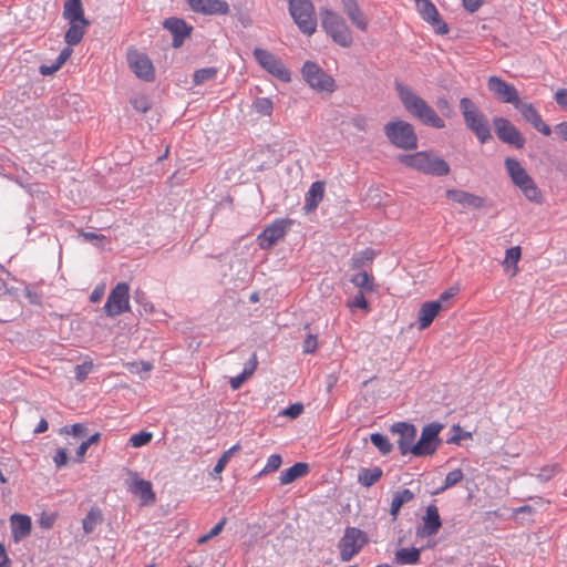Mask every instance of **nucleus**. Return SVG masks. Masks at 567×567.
<instances>
[{"label": "nucleus", "instance_id": "obj_23", "mask_svg": "<svg viewBox=\"0 0 567 567\" xmlns=\"http://www.w3.org/2000/svg\"><path fill=\"white\" fill-rule=\"evenodd\" d=\"M342 10L351 23L360 31L365 32L369 28V19L360 9L357 0H341Z\"/></svg>", "mask_w": 567, "mask_h": 567}, {"label": "nucleus", "instance_id": "obj_27", "mask_svg": "<svg viewBox=\"0 0 567 567\" xmlns=\"http://www.w3.org/2000/svg\"><path fill=\"white\" fill-rule=\"evenodd\" d=\"M446 197L455 203L472 208H481L484 206V199L482 197L461 189L446 190Z\"/></svg>", "mask_w": 567, "mask_h": 567}, {"label": "nucleus", "instance_id": "obj_31", "mask_svg": "<svg viewBox=\"0 0 567 567\" xmlns=\"http://www.w3.org/2000/svg\"><path fill=\"white\" fill-rule=\"evenodd\" d=\"M69 24H70V27L64 34V40L69 45H76L82 41L85 30L89 27L90 22L89 21H84V22L76 21V22H69Z\"/></svg>", "mask_w": 567, "mask_h": 567}, {"label": "nucleus", "instance_id": "obj_40", "mask_svg": "<svg viewBox=\"0 0 567 567\" xmlns=\"http://www.w3.org/2000/svg\"><path fill=\"white\" fill-rule=\"evenodd\" d=\"M240 450V445L239 444H235L233 445L230 449H228L227 451H225L221 456L217 460L216 464H215V467H214V472L216 474H220L225 467L227 466L228 462L230 461L231 456L238 452Z\"/></svg>", "mask_w": 567, "mask_h": 567}, {"label": "nucleus", "instance_id": "obj_45", "mask_svg": "<svg viewBox=\"0 0 567 567\" xmlns=\"http://www.w3.org/2000/svg\"><path fill=\"white\" fill-rule=\"evenodd\" d=\"M100 437H101V434L97 432V433H94L93 435H91L87 440L83 441L80 444V446L76 451V461L78 462H83V458H84V455H85L87 449L91 445L97 444L100 442Z\"/></svg>", "mask_w": 567, "mask_h": 567}, {"label": "nucleus", "instance_id": "obj_51", "mask_svg": "<svg viewBox=\"0 0 567 567\" xmlns=\"http://www.w3.org/2000/svg\"><path fill=\"white\" fill-rule=\"evenodd\" d=\"M93 370L92 361H84L82 364L75 367V379L79 382H83L87 374Z\"/></svg>", "mask_w": 567, "mask_h": 567}, {"label": "nucleus", "instance_id": "obj_11", "mask_svg": "<svg viewBox=\"0 0 567 567\" xmlns=\"http://www.w3.org/2000/svg\"><path fill=\"white\" fill-rule=\"evenodd\" d=\"M443 425L440 423H430L422 429L421 436L414 443L412 455L429 456L435 453L440 445L439 434Z\"/></svg>", "mask_w": 567, "mask_h": 567}, {"label": "nucleus", "instance_id": "obj_35", "mask_svg": "<svg viewBox=\"0 0 567 567\" xmlns=\"http://www.w3.org/2000/svg\"><path fill=\"white\" fill-rule=\"evenodd\" d=\"M522 258V248L520 246H514L508 248L505 251V258L502 261L504 269H512V276H516L518 274V261Z\"/></svg>", "mask_w": 567, "mask_h": 567}, {"label": "nucleus", "instance_id": "obj_41", "mask_svg": "<svg viewBox=\"0 0 567 567\" xmlns=\"http://www.w3.org/2000/svg\"><path fill=\"white\" fill-rule=\"evenodd\" d=\"M371 443L381 452V454L386 455L392 450V444L389 439L380 433L371 434Z\"/></svg>", "mask_w": 567, "mask_h": 567}, {"label": "nucleus", "instance_id": "obj_5", "mask_svg": "<svg viewBox=\"0 0 567 567\" xmlns=\"http://www.w3.org/2000/svg\"><path fill=\"white\" fill-rule=\"evenodd\" d=\"M321 25L331 39L342 48H349L353 35L344 19L337 12L323 9L320 12Z\"/></svg>", "mask_w": 567, "mask_h": 567}, {"label": "nucleus", "instance_id": "obj_17", "mask_svg": "<svg viewBox=\"0 0 567 567\" xmlns=\"http://www.w3.org/2000/svg\"><path fill=\"white\" fill-rule=\"evenodd\" d=\"M493 125L497 137L516 148H523L525 145V138L520 132L505 117H495Z\"/></svg>", "mask_w": 567, "mask_h": 567}, {"label": "nucleus", "instance_id": "obj_49", "mask_svg": "<svg viewBox=\"0 0 567 567\" xmlns=\"http://www.w3.org/2000/svg\"><path fill=\"white\" fill-rule=\"evenodd\" d=\"M463 477H464V474H463L462 470L456 468L454 471H451L450 473H447L445 481H444V485L441 487V491H444L446 488L455 486L463 480Z\"/></svg>", "mask_w": 567, "mask_h": 567}, {"label": "nucleus", "instance_id": "obj_3", "mask_svg": "<svg viewBox=\"0 0 567 567\" xmlns=\"http://www.w3.org/2000/svg\"><path fill=\"white\" fill-rule=\"evenodd\" d=\"M504 164L512 183L523 193L525 198L532 203H542V190L523 165L513 157H507Z\"/></svg>", "mask_w": 567, "mask_h": 567}, {"label": "nucleus", "instance_id": "obj_37", "mask_svg": "<svg viewBox=\"0 0 567 567\" xmlns=\"http://www.w3.org/2000/svg\"><path fill=\"white\" fill-rule=\"evenodd\" d=\"M72 54V49L71 48H64L56 61L54 63H52L51 65H41L39 71L42 75H52L54 74L68 60L69 58L71 56Z\"/></svg>", "mask_w": 567, "mask_h": 567}, {"label": "nucleus", "instance_id": "obj_57", "mask_svg": "<svg viewBox=\"0 0 567 567\" xmlns=\"http://www.w3.org/2000/svg\"><path fill=\"white\" fill-rule=\"evenodd\" d=\"M53 463L58 468H61L68 464V453L65 449L60 447L56 450L53 456Z\"/></svg>", "mask_w": 567, "mask_h": 567}, {"label": "nucleus", "instance_id": "obj_34", "mask_svg": "<svg viewBox=\"0 0 567 567\" xmlns=\"http://www.w3.org/2000/svg\"><path fill=\"white\" fill-rule=\"evenodd\" d=\"M414 498V494L408 489H401L393 494L391 507H390V514L392 515L393 519H396L398 514L401 509V507L411 502Z\"/></svg>", "mask_w": 567, "mask_h": 567}, {"label": "nucleus", "instance_id": "obj_58", "mask_svg": "<svg viewBox=\"0 0 567 567\" xmlns=\"http://www.w3.org/2000/svg\"><path fill=\"white\" fill-rule=\"evenodd\" d=\"M484 3V0H462L463 8L470 12H476Z\"/></svg>", "mask_w": 567, "mask_h": 567}, {"label": "nucleus", "instance_id": "obj_21", "mask_svg": "<svg viewBox=\"0 0 567 567\" xmlns=\"http://www.w3.org/2000/svg\"><path fill=\"white\" fill-rule=\"evenodd\" d=\"M442 526L439 509L435 505H429L422 518V525L416 528V536L426 538L435 535Z\"/></svg>", "mask_w": 567, "mask_h": 567}, {"label": "nucleus", "instance_id": "obj_39", "mask_svg": "<svg viewBox=\"0 0 567 567\" xmlns=\"http://www.w3.org/2000/svg\"><path fill=\"white\" fill-rule=\"evenodd\" d=\"M251 106L258 115L270 116L274 110V102L269 97H257Z\"/></svg>", "mask_w": 567, "mask_h": 567}, {"label": "nucleus", "instance_id": "obj_64", "mask_svg": "<svg viewBox=\"0 0 567 567\" xmlns=\"http://www.w3.org/2000/svg\"><path fill=\"white\" fill-rule=\"evenodd\" d=\"M555 132L561 140L567 142V122L558 123L555 126Z\"/></svg>", "mask_w": 567, "mask_h": 567}, {"label": "nucleus", "instance_id": "obj_22", "mask_svg": "<svg viewBox=\"0 0 567 567\" xmlns=\"http://www.w3.org/2000/svg\"><path fill=\"white\" fill-rule=\"evenodd\" d=\"M517 110H519L522 116L539 133L545 136H549L551 134V128L547 125L537 109L532 103H522L518 101V105H514Z\"/></svg>", "mask_w": 567, "mask_h": 567}, {"label": "nucleus", "instance_id": "obj_43", "mask_svg": "<svg viewBox=\"0 0 567 567\" xmlns=\"http://www.w3.org/2000/svg\"><path fill=\"white\" fill-rule=\"evenodd\" d=\"M374 252L372 249H365L363 251H360L359 254L354 255L351 261L353 269H359L363 267L365 264H369L373 260Z\"/></svg>", "mask_w": 567, "mask_h": 567}, {"label": "nucleus", "instance_id": "obj_48", "mask_svg": "<svg viewBox=\"0 0 567 567\" xmlns=\"http://www.w3.org/2000/svg\"><path fill=\"white\" fill-rule=\"evenodd\" d=\"M226 524V518L220 519L207 534L202 535L197 539L198 545H203L210 540L212 538L218 536L221 530L224 529V526Z\"/></svg>", "mask_w": 567, "mask_h": 567}, {"label": "nucleus", "instance_id": "obj_47", "mask_svg": "<svg viewBox=\"0 0 567 567\" xmlns=\"http://www.w3.org/2000/svg\"><path fill=\"white\" fill-rule=\"evenodd\" d=\"M282 460L279 454H272L268 457L265 467L259 473V476L276 472L281 466Z\"/></svg>", "mask_w": 567, "mask_h": 567}, {"label": "nucleus", "instance_id": "obj_4", "mask_svg": "<svg viewBox=\"0 0 567 567\" xmlns=\"http://www.w3.org/2000/svg\"><path fill=\"white\" fill-rule=\"evenodd\" d=\"M460 111L466 127L475 134L482 144L492 138L491 128L485 115L471 99L462 97L460 100Z\"/></svg>", "mask_w": 567, "mask_h": 567}, {"label": "nucleus", "instance_id": "obj_54", "mask_svg": "<svg viewBox=\"0 0 567 567\" xmlns=\"http://www.w3.org/2000/svg\"><path fill=\"white\" fill-rule=\"evenodd\" d=\"M318 337L316 334L309 333L302 343V352L303 353H315L318 349Z\"/></svg>", "mask_w": 567, "mask_h": 567}, {"label": "nucleus", "instance_id": "obj_44", "mask_svg": "<svg viewBox=\"0 0 567 567\" xmlns=\"http://www.w3.org/2000/svg\"><path fill=\"white\" fill-rule=\"evenodd\" d=\"M216 74H217L216 68L199 69V70L195 71V73H194V83L196 85H202L206 81H210V80L215 79Z\"/></svg>", "mask_w": 567, "mask_h": 567}, {"label": "nucleus", "instance_id": "obj_2", "mask_svg": "<svg viewBox=\"0 0 567 567\" xmlns=\"http://www.w3.org/2000/svg\"><path fill=\"white\" fill-rule=\"evenodd\" d=\"M399 161L404 166L427 175L446 176L450 173L449 164L432 152L421 151L400 155Z\"/></svg>", "mask_w": 567, "mask_h": 567}, {"label": "nucleus", "instance_id": "obj_10", "mask_svg": "<svg viewBox=\"0 0 567 567\" xmlns=\"http://www.w3.org/2000/svg\"><path fill=\"white\" fill-rule=\"evenodd\" d=\"M130 70L142 81L152 82L155 80V68L150 56L135 49L130 48L126 53Z\"/></svg>", "mask_w": 567, "mask_h": 567}, {"label": "nucleus", "instance_id": "obj_1", "mask_svg": "<svg viewBox=\"0 0 567 567\" xmlns=\"http://www.w3.org/2000/svg\"><path fill=\"white\" fill-rule=\"evenodd\" d=\"M394 87L402 106L411 116L426 126L437 130L445 127V121L412 87L401 82H395Z\"/></svg>", "mask_w": 567, "mask_h": 567}, {"label": "nucleus", "instance_id": "obj_59", "mask_svg": "<svg viewBox=\"0 0 567 567\" xmlns=\"http://www.w3.org/2000/svg\"><path fill=\"white\" fill-rule=\"evenodd\" d=\"M257 365H258L257 355L254 353V354L251 355V358L248 360V362L246 363L245 369H244V371H243V372H244L248 378H250V377L254 374V372L256 371Z\"/></svg>", "mask_w": 567, "mask_h": 567}, {"label": "nucleus", "instance_id": "obj_6", "mask_svg": "<svg viewBox=\"0 0 567 567\" xmlns=\"http://www.w3.org/2000/svg\"><path fill=\"white\" fill-rule=\"evenodd\" d=\"M388 140L398 148L411 151L417 147V136L411 123L403 120L391 121L384 126Z\"/></svg>", "mask_w": 567, "mask_h": 567}, {"label": "nucleus", "instance_id": "obj_61", "mask_svg": "<svg viewBox=\"0 0 567 567\" xmlns=\"http://www.w3.org/2000/svg\"><path fill=\"white\" fill-rule=\"evenodd\" d=\"M555 101L560 107L567 109V89H558L555 93Z\"/></svg>", "mask_w": 567, "mask_h": 567}, {"label": "nucleus", "instance_id": "obj_56", "mask_svg": "<svg viewBox=\"0 0 567 567\" xmlns=\"http://www.w3.org/2000/svg\"><path fill=\"white\" fill-rule=\"evenodd\" d=\"M303 412V405L301 403H295L285 409L281 412V415L288 416L290 419L298 417Z\"/></svg>", "mask_w": 567, "mask_h": 567}, {"label": "nucleus", "instance_id": "obj_30", "mask_svg": "<svg viewBox=\"0 0 567 567\" xmlns=\"http://www.w3.org/2000/svg\"><path fill=\"white\" fill-rule=\"evenodd\" d=\"M63 18L69 22L87 21L81 0H66L63 7Z\"/></svg>", "mask_w": 567, "mask_h": 567}, {"label": "nucleus", "instance_id": "obj_36", "mask_svg": "<svg viewBox=\"0 0 567 567\" xmlns=\"http://www.w3.org/2000/svg\"><path fill=\"white\" fill-rule=\"evenodd\" d=\"M350 281L355 287L360 288L361 291L373 292L377 288L373 276L369 275L367 271H360L353 275Z\"/></svg>", "mask_w": 567, "mask_h": 567}, {"label": "nucleus", "instance_id": "obj_50", "mask_svg": "<svg viewBox=\"0 0 567 567\" xmlns=\"http://www.w3.org/2000/svg\"><path fill=\"white\" fill-rule=\"evenodd\" d=\"M131 373L141 374L142 372L148 373L153 369V364L146 361L131 362L126 364Z\"/></svg>", "mask_w": 567, "mask_h": 567}, {"label": "nucleus", "instance_id": "obj_18", "mask_svg": "<svg viewBox=\"0 0 567 567\" xmlns=\"http://www.w3.org/2000/svg\"><path fill=\"white\" fill-rule=\"evenodd\" d=\"M391 432L399 435L398 447L402 455L412 454L417 430L413 424L398 422L391 426Z\"/></svg>", "mask_w": 567, "mask_h": 567}, {"label": "nucleus", "instance_id": "obj_32", "mask_svg": "<svg viewBox=\"0 0 567 567\" xmlns=\"http://www.w3.org/2000/svg\"><path fill=\"white\" fill-rule=\"evenodd\" d=\"M421 550L415 547L400 548L394 553L393 561L398 565H416L420 563Z\"/></svg>", "mask_w": 567, "mask_h": 567}, {"label": "nucleus", "instance_id": "obj_13", "mask_svg": "<svg viewBox=\"0 0 567 567\" xmlns=\"http://www.w3.org/2000/svg\"><path fill=\"white\" fill-rule=\"evenodd\" d=\"M254 56L262 69L280 81L289 82L291 80L289 70L271 52L256 48L254 50Z\"/></svg>", "mask_w": 567, "mask_h": 567}, {"label": "nucleus", "instance_id": "obj_42", "mask_svg": "<svg viewBox=\"0 0 567 567\" xmlns=\"http://www.w3.org/2000/svg\"><path fill=\"white\" fill-rule=\"evenodd\" d=\"M560 470L561 468L557 463L547 464L539 470L536 477L540 482H547L551 480L554 476H556L560 472Z\"/></svg>", "mask_w": 567, "mask_h": 567}, {"label": "nucleus", "instance_id": "obj_7", "mask_svg": "<svg viewBox=\"0 0 567 567\" xmlns=\"http://www.w3.org/2000/svg\"><path fill=\"white\" fill-rule=\"evenodd\" d=\"M301 74L307 84L319 93L331 94L337 89L334 79L312 61L303 63Z\"/></svg>", "mask_w": 567, "mask_h": 567}, {"label": "nucleus", "instance_id": "obj_19", "mask_svg": "<svg viewBox=\"0 0 567 567\" xmlns=\"http://www.w3.org/2000/svg\"><path fill=\"white\" fill-rule=\"evenodd\" d=\"M131 483L128 491L138 496L142 505H151L156 501L153 485L150 481L140 477L137 472L130 471Z\"/></svg>", "mask_w": 567, "mask_h": 567}, {"label": "nucleus", "instance_id": "obj_52", "mask_svg": "<svg viewBox=\"0 0 567 567\" xmlns=\"http://www.w3.org/2000/svg\"><path fill=\"white\" fill-rule=\"evenodd\" d=\"M348 307L350 309L360 308V309L364 310L365 312H368L370 310L369 303H368L367 299L364 298L363 291H359L354 296V298L348 302Z\"/></svg>", "mask_w": 567, "mask_h": 567}, {"label": "nucleus", "instance_id": "obj_20", "mask_svg": "<svg viewBox=\"0 0 567 567\" xmlns=\"http://www.w3.org/2000/svg\"><path fill=\"white\" fill-rule=\"evenodd\" d=\"M189 8L205 16H226L229 13V4L225 0H185Z\"/></svg>", "mask_w": 567, "mask_h": 567}, {"label": "nucleus", "instance_id": "obj_9", "mask_svg": "<svg viewBox=\"0 0 567 567\" xmlns=\"http://www.w3.org/2000/svg\"><path fill=\"white\" fill-rule=\"evenodd\" d=\"M368 543V536L357 527H348L339 543L340 559L342 561L351 560Z\"/></svg>", "mask_w": 567, "mask_h": 567}, {"label": "nucleus", "instance_id": "obj_46", "mask_svg": "<svg viewBox=\"0 0 567 567\" xmlns=\"http://www.w3.org/2000/svg\"><path fill=\"white\" fill-rule=\"evenodd\" d=\"M152 439H153V434L151 432L141 431L136 434H133L128 439V443L133 447H141L144 445H147L152 441Z\"/></svg>", "mask_w": 567, "mask_h": 567}, {"label": "nucleus", "instance_id": "obj_16", "mask_svg": "<svg viewBox=\"0 0 567 567\" xmlns=\"http://www.w3.org/2000/svg\"><path fill=\"white\" fill-rule=\"evenodd\" d=\"M421 18L427 22L437 34L444 35L449 32L447 24L441 18L436 7L431 0H414Z\"/></svg>", "mask_w": 567, "mask_h": 567}, {"label": "nucleus", "instance_id": "obj_12", "mask_svg": "<svg viewBox=\"0 0 567 567\" xmlns=\"http://www.w3.org/2000/svg\"><path fill=\"white\" fill-rule=\"evenodd\" d=\"M107 317H116L130 310V286L118 282L110 292L103 307Z\"/></svg>", "mask_w": 567, "mask_h": 567}, {"label": "nucleus", "instance_id": "obj_29", "mask_svg": "<svg viewBox=\"0 0 567 567\" xmlns=\"http://www.w3.org/2000/svg\"><path fill=\"white\" fill-rule=\"evenodd\" d=\"M309 473V465L303 462H299L284 470L280 473L279 481L281 485H288L296 480L306 476Z\"/></svg>", "mask_w": 567, "mask_h": 567}, {"label": "nucleus", "instance_id": "obj_28", "mask_svg": "<svg viewBox=\"0 0 567 567\" xmlns=\"http://www.w3.org/2000/svg\"><path fill=\"white\" fill-rule=\"evenodd\" d=\"M164 27L174 34V45L178 47L181 42L189 37L192 27L178 18H169L164 21Z\"/></svg>", "mask_w": 567, "mask_h": 567}, {"label": "nucleus", "instance_id": "obj_63", "mask_svg": "<svg viewBox=\"0 0 567 567\" xmlns=\"http://www.w3.org/2000/svg\"><path fill=\"white\" fill-rule=\"evenodd\" d=\"M55 517L53 515L42 514L39 524L42 528L49 529L53 526Z\"/></svg>", "mask_w": 567, "mask_h": 567}, {"label": "nucleus", "instance_id": "obj_55", "mask_svg": "<svg viewBox=\"0 0 567 567\" xmlns=\"http://www.w3.org/2000/svg\"><path fill=\"white\" fill-rule=\"evenodd\" d=\"M133 107L141 112L146 113L151 109V103L146 96H136L131 101Z\"/></svg>", "mask_w": 567, "mask_h": 567}, {"label": "nucleus", "instance_id": "obj_25", "mask_svg": "<svg viewBox=\"0 0 567 567\" xmlns=\"http://www.w3.org/2000/svg\"><path fill=\"white\" fill-rule=\"evenodd\" d=\"M12 538L14 543H19L21 539L25 538L32 527L31 518L28 515L23 514H13L10 517Z\"/></svg>", "mask_w": 567, "mask_h": 567}, {"label": "nucleus", "instance_id": "obj_62", "mask_svg": "<svg viewBox=\"0 0 567 567\" xmlns=\"http://www.w3.org/2000/svg\"><path fill=\"white\" fill-rule=\"evenodd\" d=\"M248 379V377L241 372L239 375L230 379L229 384L233 390H237L241 386V384Z\"/></svg>", "mask_w": 567, "mask_h": 567}, {"label": "nucleus", "instance_id": "obj_26", "mask_svg": "<svg viewBox=\"0 0 567 567\" xmlns=\"http://www.w3.org/2000/svg\"><path fill=\"white\" fill-rule=\"evenodd\" d=\"M326 183L323 181H317L309 187L305 197V210L313 212L317 209L319 204L324 197Z\"/></svg>", "mask_w": 567, "mask_h": 567}, {"label": "nucleus", "instance_id": "obj_33", "mask_svg": "<svg viewBox=\"0 0 567 567\" xmlns=\"http://www.w3.org/2000/svg\"><path fill=\"white\" fill-rule=\"evenodd\" d=\"M382 475L383 471L379 466L371 468L362 467L358 473V483L364 487H371L381 480Z\"/></svg>", "mask_w": 567, "mask_h": 567}, {"label": "nucleus", "instance_id": "obj_53", "mask_svg": "<svg viewBox=\"0 0 567 567\" xmlns=\"http://www.w3.org/2000/svg\"><path fill=\"white\" fill-rule=\"evenodd\" d=\"M87 432V427L83 423H75L71 426H64L61 429V433L70 434L73 436H83Z\"/></svg>", "mask_w": 567, "mask_h": 567}, {"label": "nucleus", "instance_id": "obj_38", "mask_svg": "<svg viewBox=\"0 0 567 567\" xmlns=\"http://www.w3.org/2000/svg\"><path fill=\"white\" fill-rule=\"evenodd\" d=\"M102 520V513L97 507H92L82 520V527L85 534H91L96 525Z\"/></svg>", "mask_w": 567, "mask_h": 567}, {"label": "nucleus", "instance_id": "obj_60", "mask_svg": "<svg viewBox=\"0 0 567 567\" xmlns=\"http://www.w3.org/2000/svg\"><path fill=\"white\" fill-rule=\"evenodd\" d=\"M437 109L445 115L450 116L452 113V106L451 103L445 97H440L436 101Z\"/></svg>", "mask_w": 567, "mask_h": 567}, {"label": "nucleus", "instance_id": "obj_24", "mask_svg": "<svg viewBox=\"0 0 567 567\" xmlns=\"http://www.w3.org/2000/svg\"><path fill=\"white\" fill-rule=\"evenodd\" d=\"M441 301H426L421 305L417 312L419 329L425 330L441 312Z\"/></svg>", "mask_w": 567, "mask_h": 567}, {"label": "nucleus", "instance_id": "obj_15", "mask_svg": "<svg viewBox=\"0 0 567 567\" xmlns=\"http://www.w3.org/2000/svg\"><path fill=\"white\" fill-rule=\"evenodd\" d=\"M487 89L502 103H508L513 106L518 105V101L520 100L518 91L513 84L505 82L499 76H489L487 80Z\"/></svg>", "mask_w": 567, "mask_h": 567}, {"label": "nucleus", "instance_id": "obj_14", "mask_svg": "<svg viewBox=\"0 0 567 567\" xmlns=\"http://www.w3.org/2000/svg\"><path fill=\"white\" fill-rule=\"evenodd\" d=\"M291 219H276L268 225L258 236L257 241L261 249H270L275 244L282 239L290 225Z\"/></svg>", "mask_w": 567, "mask_h": 567}, {"label": "nucleus", "instance_id": "obj_8", "mask_svg": "<svg viewBox=\"0 0 567 567\" xmlns=\"http://www.w3.org/2000/svg\"><path fill=\"white\" fill-rule=\"evenodd\" d=\"M289 12L302 33L311 35L316 32L317 19L310 0H289Z\"/></svg>", "mask_w": 567, "mask_h": 567}]
</instances>
